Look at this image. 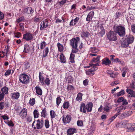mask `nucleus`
Returning <instances> with one entry per match:
<instances>
[{"mask_svg":"<svg viewBox=\"0 0 135 135\" xmlns=\"http://www.w3.org/2000/svg\"><path fill=\"white\" fill-rule=\"evenodd\" d=\"M80 40V38L78 37H76L70 40V44L73 48L72 52L73 53L78 52L79 49L78 47V45Z\"/></svg>","mask_w":135,"mask_h":135,"instance_id":"1","label":"nucleus"},{"mask_svg":"<svg viewBox=\"0 0 135 135\" xmlns=\"http://www.w3.org/2000/svg\"><path fill=\"white\" fill-rule=\"evenodd\" d=\"M44 122L42 119H38L36 121L35 120L32 124V127L35 129H41L44 126Z\"/></svg>","mask_w":135,"mask_h":135,"instance_id":"2","label":"nucleus"},{"mask_svg":"<svg viewBox=\"0 0 135 135\" xmlns=\"http://www.w3.org/2000/svg\"><path fill=\"white\" fill-rule=\"evenodd\" d=\"M19 80L23 84H27L29 82V76L25 73L21 74L20 75Z\"/></svg>","mask_w":135,"mask_h":135,"instance_id":"3","label":"nucleus"},{"mask_svg":"<svg viewBox=\"0 0 135 135\" xmlns=\"http://www.w3.org/2000/svg\"><path fill=\"white\" fill-rule=\"evenodd\" d=\"M115 31L121 37L123 36L125 34V28L123 26H119L116 27Z\"/></svg>","mask_w":135,"mask_h":135,"instance_id":"4","label":"nucleus"},{"mask_svg":"<svg viewBox=\"0 0 135 135\" xmlns=\"http://www.w3.org/2000/svg\"><path fill=\"white\" fill-rule=\"evenodd\" d=\"M90 66H92V67L91 68V69H89L88 70L86 71V74L88 75H91V74L93 75L94 74V73H92L97 70L98 68L96 66L98 65V64L97 63L95 64L90 63Z\"/></svg>","mask_w":135,"mask_h":135,"instance_id":"5","label":"nucleus"},{"mask_svg":"<svg viewBox=\"0 0 135 135\" xmlns=\"http://www.w3.org/2000/svg\"><path fill=\"white\" fill-rule=\"evenodd\" d=\"M108 39L110 40L115 41L117 40L116 33L114 31H110L107 34Z\"/></svg>","mask_w":135,"mask_h":135,"instance_id":"6","label":"nucleus"},{"mask_svg":"<svg viewBox=\"0 0 135 135\" xmlns=\"http://www.w3.org/2000/svg\"><path fill=\"white\" fill-rule=\"evenodd\" d=\"M18 113L20 117L22 119H24L26 117L27 113V109L26 108H23L20 112Z\"/></svg>","mask_w":135,"mask_h":135,"instance_id":"7","label":"nucleus"},{"mask_svg":"<svg viewBox=\"0 0 135 135\" xmlns=\"http://www.w3.org/2000/svg\"><path fill=\"white\" fill-rule=\"evenodd\" d=\"M132 113V111H129L123 113L120 115H119L118 117L119 119H122L130 116Z\"/></svg>","mask_w":135,"mask_h":135,"instance_id":"8","label":"nucleus"},{"mask_svg":"<svg viewBox=\"0 0 135 135\" xmlns=\"http://www.w3.org/2000/svg\"><path fill=\"white\" fill-rule=\"evenodd\" d=\"M98 30L99 34L101 36H103L105 34V30L102 25L100 24L98 25Z\"/></svg>","mask_w":135,"mask_h":135,"instance_id":"9","label":"nucleus"},{"mask_svg":"<svg viewBox=\"0 0 135 135\" xmlns=\"http://www.w3.org/2000/svg\"><path fill=\"white\" fill-rule=\"evenodd\" d=\"M40 29L42 30L46 28L49 26L48 22L46 20H45L41 22Z\"/></svg>","mask_w":135,"mask_h":135,"instance_id":"10","label":"nucleus"},{"mask_svg":"<svg viewBox=\"0 0 135 135\" xmlns=\"http://www.w3.org/2000/svg\"><path fill=\"white\" fill-rule=\"evenodd\" d=\"M127 105L122 103L121 106L115 109L114 110L115 111H117L118 112H119L120 113V112L123 111L126 109V105Z\"/></svg>","mask_w":135,"mask_h":135,"instance_id":"11","label":"nucleus"},{"mask_svg":"<svg viewBox=\"0 0 135 135\" xmlns=\"http://www.w3.org/2000/svg\"><path fill=\"white\" fill-rule=\"evenodd\" d=\"M33 38L32 35L30 33H27L23 35V39L26 41H28L32 40Z\"/></svg>","mask_w":135,"mask_h":135,"instance_id":"12","label":"nucleus"},{"mask_svg":"<svg viewBox=\"0 0 135 135\" xmlns=\"http://www.w3.org/2000/svg\"><path fill=\"white\" fill-rule=\"evenodd\" d=\"M10 96L12 99L17 100L20 96V94L18 92L12 93L11 94Z\"/></svg>","mask_w":135,"mask_h":135,"instance_id":"13","label":"nucleus"},{"mask_svg":"<svg viewBox=\"0 0 135 135\" xmlns=\"http://www.w3.org/2000/svg\"><path fill=\"white\" fill-rule=\"evenodd\" d=\"M65 115H64L62 116V121L64 123H68L71 120V118L70 116L67 115L65 118Z\"/></svg>","mask_w":135,"mask_h":135,"instance_id":"14","label":"nucleus"},{"mask_svg":"<svg viewBox=\"0 0 135 135\" xmlns=\"http://www.w3.org/2000/svg\"><path fill=\"white\" fill-rule=\"evenodd\" d=\"M22 11L23 12V14H30L33 12L32 8L30 7L24 9Z\"/></svg>","mask_w":135,"mask_h":135,"instance_id":"15","label":"nucleus"},{"mask_svg":"<svg viewBox=\"0 0 135 135\" xmlns=\"http://www.w3.org/2000/svg\"><path fill=\"white\" fill-rule=\"evenodd\" d=\"M127 128L131 131H135V124L134 123H128L127 125Z\"/></svg>","mask_w":135,"mask_h":135,"instance_id":"16","label":"nucleus"},{"mask_svg":"<svg viewBox=\"0 0 135 135\" xmlns=\"http://www.w3.org/2000/svg\"><path fill=\"white\" fill-rule=\"evenodd\" d=\"M79 18L78 17H76L75 19L72 20L70 22V25L72 26L76 25L78 22Z\"/></svg>","mask_w":135,"mask_h":135,"instance_id":"17","label":"nucleus"},{"mask_svg":"<svg viewBox=\"0 0 135 135\" xmlns=\"http://www.w3.org/2000/svg\"><path fill=\"white\" fill-rule=\"evenodd\" d=\"M102 61V63L105 65H109L111 63V61L107 57L103 59Z\"/></svg>","mask_w":135,"mask_h":135,"instance_id":"18","label":"nucleus"},{"mask_svg":"<svg viewBox=\"0 0 135 135\" xmlns=\"http://www.w3.org/2000/svg\"><path fill=\"white\" fill-rule=\"evenodd\" d=\"M126 39L128 42L131 44L134 41V38L131 35H129Z\"/></svg>","mask_w":135,"mask_h":135,"instance_id":"19","label":"nucleus"},{"mask_svg":"<svg viewBox=\"0 0 135 135\" xmlns=\"http://www.w3.org/2000/svg\"><path fill=\"white\" fill-rule=\"evenodd\" d=\"M128 123V120H124L121 123L118 124V125L120 127L125 128L127 127V125Z\"/></svg>","mask_w":135,"mask_h":135,"instance_id":"20","label":"nucleus"},{"mask_svg":"<svg viewBox=\"0 0 135 135\" xmlns=\"http://www.w3.org/2000/svg\"><path fill=\"white\" fill-rule=\"evenodd\" d=\"M87 111L88 112H91L92 110L93 104L92 103H89L86 105Z\"/></svg>","mask_w":135,"mask_h":135,"instance_id":"21","label":"nucleus"},{"mask_svg":"<svg viewBox=\"0 0 135 135\" xmlns=\"http://www.w3.org/2000/svg\"><path fill=\"white\" fill-rule=\"evenodd\" d=\"M86 109V107L85 104L84 103L81 104L80 106V111L85 113Z\"/></svg>","mask_w":135,"mask_h":135,"instance_id":"22","label":"nucleus"},{"mask_svg":"<svg viewBox=\"0 0 135 135\" xmlns=\"http://www.w3.org/2000/svg\"><path fill=\"white\" fill-rule=\"evenodd\" d=\"M94 15V12L93 11L90 12L88 14L86 18L87 21H90L92 19Z\"/></svg>","mask_w":135,"mask_h":135,"instance_id":"23","label":"nucleus"},{"mask_svg":"<svg viewBox=\"0 0 135 135\" xmlns=\"http://www.w3.org/2000/svg\"><path fill=\"white\" fill-rule=\"evenodd\" d=\"M76 131L74 128H71L69 129L67 131L68 135H71L76 132Z\"/></svg>","mask_w":135,"mask_h":135,"instance_id":"24","label":"nucleus"},{"mask_svg":"<svg viewBox=\"0 0 135 135\" xmlns=\"http://www.w3.org/2000/svg\"><path fill=\"white\" fill-rule=\"evenodd\" d=\"M117 102L118 103L122 102L123 103L125 104H128V102L127 101V100L126 99H124L123 97L119 98L117 100Z\"/></svg>","mask_w":135,"mask_h":135,"instance_id":"25","label":"nucleus"},{"mask_svg":"<svg viewBox=\"0 0 135 135\" xmlns=\"http://www.w3.org/2000/svg\"><path fill=\"white\" fill-rule=\"evenodd\" d=\"M95 130V128L93 126H91L89 127L88 133L87 135H92Z\"/></svg>","mask_w":135,"mask_h":135,"instance_id":"26","label":"nucleus"},{"mask_svg":"<svg viewBox=\"0 0 135 135\" xmlns=\"http://www.w3.org/2000/svg\"><path fill=\"white\" fill-rule=\"evenodd\" d=\"M36 93L39 95H41L42 94V90L40 87L38 86H37L35 87Z\"/></svg>","mask_w":135,"mask_h":135,"instance_id":"27","label":"nucleus"},{"mask_svg":"<svg viewBox=\"0 0 135 135\" xmlns=\"http://www.w3.org/2000/svg\"><path fill=\"white\" fill-rule=\"evenodd\" d=\"M129 44L128 42V41L125 39L122 42L121 44V46L123 47H128Z\"/></svg>","mask_w":135,"mask_h":135,"instance_id":"28","label":"nucleus"},{"mask_svg":"<svg viewBox=\"0 0 135 135\" xmlns=\"http://www.w3.org/2000/svg\"><path fill=\"white\" fill-rule=\"evenodd\" d=\"M30 49L29 47V46L27 44H25L24 45V49L23 52L25 53H28Z\"/></svg>","mask_w":135,"mask_h":135,"instance_id":"29","label":"nucleus"},{"mask_svg":"<svg viewBox=\"0 0 135 135\" xmlns=\"http://www.w3.org/2000/svg\"><path fill=\"white\" fill-rule=\"evenodd\" d=\"M49 49L48 47L45 48L43 51V55L42 60H43L44 57H46L49 52Z\"/></svg>","mask_w":135,"mask_h":135,"instance_id":"30","label":"nucleus"},{"mask_svg":"<svg viewBox=\"0 0 135 135\" xmlns=\"http://www.w3.org/2000/svg\"><path fill=\"white\" fill-rule=\"evenodd\" d=\"M60 62L62 63H65L66 62V59L63 54H61L60 56Z\"/></svg>","mask_w":135,"mask_h":135,"instance_id":"31","label":"nucleus"},{"mask_svg":"<svg viewBox=\"0 0 135 135\" xmlns=\"http://www.w3.org/2000/svg\"><path fill=\"white\" fill-rule=\"evenodd\" d=\"M90 35V33L87 32L83 31L81 32V36L84 38H86L88 37Z\"/></svg>","mask_w":135,"mask_h":135,"instance_id":"32","label":"nucleus"},{"mask_svg":"<svg viewBox=\"0 0 135 135\" xmlns=\"http://www.w3.org/2000/svg\"><path fill=\"white\" fill-rule=\"evenodd\" d=\"M57 46L58 47V50L60 52H62L64 50L63 46L60 43H57Z\"/></svg>","mask_w":135,"mask_h":135,"instance_id":"33","label":"nucleus"},{"mask_svg":"<svg viewBox=\"0 0 135 135\" xmlns=\"http://www.w3.org/2000/svg\"><path fill=\"white\" fill-rule=\"evenodd\" d=\"M46 45L47 44L46 42L44 41H43L40 43V47H38V49L39 50H42L46 46Z\"/></svg>","mask_w":135,"mask_h":135,"instance_id":"34","label":"nucleus"},{"mask_svg":"<svg viewBox=\"0 0 135 135\" xmlns=\"http://www.w3.org/2000/svg\"><path fill=\"white\" fill-rule=\"evenodd\" d=\"M99 60L100 57L99 56H98L96 57L93 58L91 60V62H96V64L97 63L98 64V63L100 62Z\"/></svg>","mask_w":135,"mask_h":135,"instance_id":"35","label":"nucleus"},{"mask_svg":"<svg viewBox=\"0 0 135 135\" xmlns=\"http://www.w3.org/2000/svg\"><path fill=\"white\" fill-rule=\"evenodd\" d=\"M83 94L81 93H78L77 95V97L76 98V100L77 101H81L82 100Z\"/></svg>","mask_w":135,"mask_h":135,"instance_id":"36","label":"nucleus"},{"mask_svg":"<svg viewBox=\"0 0 135 135\" xmlns=\"http://www.w3.org/2000/svg\"><path fill=\"white\" fill-rule=\"evenodd\" d=\"M39 81L41 82V84L42 85H43L44 84V82L43 81L44 79V78L42 75V73L40 72L39 74Z\"/></svg>","mask_w":135,"mask_h":135,"instance_id":"37","label":"nucleus"},{"mask_svg":"<svg viewBox=\"0 0 135 135\" xmlns=\"http://www.w3.org/2000/svg\"><path fill=\"white\" fill-rule=\"evenodd\" d=\"M50 113L51 120L52 119L54 118L56 116L55 112L53 110H50Z\"/></svg>","mask_w":135,"mask_h":135,"instance_id":"38","label":"nucleus"},{"mask_svg":"<svg viewBox=\"0 0 135 135\" xmlns=\"http://www.w3.org/2000/svg\"><path fill=\"white\" fill-rule=\"evenodd\" d=\"M33 114L35 118H38L39 117V113L37 110L35 109L33 111Z\"/></svg>","mask_w":135,"mask_h":135,"instance_id":"39","label":"nucleus"},{"mask_svg":"<svg viewBox=\"0 0 135 135\" xmlns=\"http://www.w3.org/2000/svg\"><path fill=\"white\" fill-rule=\"evenodd\" d=\"M46 108H45L42 110L41 112V116L42 117H45L47 115L46 112Z\"/></svg>","mask_w":135,"mask_h":135,"instance_id":"40","label":"nucleus"},{"mask_svg":"<svg viewBox=\"0 0 135 135\" xmlns=\"http://www.w3.org/2000/svg\"><path fill=\"white\" fill-rule=\"evenodd\" d=\"M8 89L6 86L3 88L1 89L2 92H3L5 94H7L8 93Z\"/></svg>","mask_w":135,"mask_h":135,"instance_id":"41","label":"nucleus"},{"mask_svg":"<svg viewBox=\"0 0 135 135\" xmlns=\"http://www.w3.org/2000/svg\"><path fill=\"white\" fill-rule=\"evenodd\" d=\"M128 70L127 69L126 67H124L123 69L122 70V71L123 72L122 74V75L123 77L125 76L126 73L127 72Z\"/></svg>","mask_w":135,"mask_h":135,"instance_id":"42","label":"nucleus"},{"mask_svg":"<svg viewBox=\"0 0 135 135\" xmlns=\"http://www.w3.org/2000/svg\"><path fill=\"white\" fill-rule=\"evenodd\" d=\"M74 55L72 53L70 55V61L71 63H74L75 62L74 61Z\"/></svg>","mask_w":135,"mask_h":135,"instance_id":"43","label":"nucleus"},{"mask_svg":"<svg viewBox=\"0 0 135 135\" xmlns=\"http://www.w3.org/2000/svg\"><path fill=\"white\" fill-rule=\"evenodd\" d=\"M69 103L68 102H64L63 104V108L64 109H68L69 106Z\"/></svg>","mask_w":135,"mask_h":135,"instance_id":"44","label":"nucleus"},{"mask_svg":"<svg viewBox=\"0 0 135 135\" xmlns=\"http://www.w3.org/2000/svg\"><path fill=\"white\" fill-rule=\"evenodd\" d=\"M35 100L34 98L31 99L29 102V104L30 105L33 106L35 104Z\"/></svg>","mask_w":135,"mask_h":135,"instance_id":"45","label":"nucleus"},{"mask_svg":"<svg viewBox=\"0 0 135 135\" xmlns=\"http://www.w3.org/2000/svg\"><path fill=\"white\" fill-rule=\"evenodd\" d=\"M120 113L119 112H117L116 113L115 115L113 116L109 120H110V122H112L113 120L115 119V118L117 117L119 115Z\"/></svg>","mask_w":135,"mask_h":135,"instance_id":"46","label":"nucleus"},{"mask_svg":"<svg viewBox=\"0 0 135 135\" xmlns=\"http://www.w3.org/2000/svg\"><path fill=\"white\" fill-rule=\"evenodd\" d=\"M61 99L60 97H59L56 98V103L57 105L58 106L61 103Z\"/></svg>","mask_w":135,"mask_h":135,"instance_id":"47","label":"nucleus"},{"mask_svg":"<svg viewBox=\"0 0 135 135\" xmlns=\"http://www.w3.org/2000/svg\"><path fill=\"white\" fill-rule=\"evenodd\" d=\"M25 20V18L23 17H21L18 19L16 21V22L18 23H20Z\"/></svg>","mask_w":135,"mask_h":135,"instance_id":"48","label":"nucleus"},{"mask_svg":"<svg viewBox=\"0 0 135 135\" xmlns=\"http://www.w3.org/2000/svg\"><path fill=\"white\" fill-rule=\"evenodd\" d=\"M11 70H7L5 73L4 74V75L7 76L9 75L11 73ZM12 74L13 73V70H12Z\"/></svg>","mask_w":135,"mask_h":135,"instance_id":"49","label":"nucleus"},{"mask_svg":"<svg viewBox=\"0 0 135 135\" xmlns=\"http://www.w3.org/2000/svg\"><path fill=\"white\" fill-rule=\"evenodd\" d=\"M45 125L46 128H48L50 126L49 121L47 120H45Z\"/></svg>","mask_w":135,"mask_h":135,"instance_id":"50","label":"nucleus"},{"mask_svg":"<svg viewBox=\"0 0 135 135\" xmlns=\"http://www.w3.org/2000/svg\"><path fill=\"white\" fill-rule=\"evenodd\" d=\"M26 117V119L27 122H30L32 121V117L31 116L28 115Z\"/></svg>","mask_w":135,"mask_h":135,"instance_id":"51","label":"nucleus"},{"mask_svg":"<svg viewBox=\"0 0 135 135\" xmlns=\"http://www.w3.org/2000/svg\"><path fill=\"white\" fill-rule=\"evenodd\" d=\"M91 51L93 53H95L98 52V50L96 47H94L91 48Z\"/></svg>","mask_w":135,"mask_h":135,"instance_id":"52","label":"nucleus"},{"mask_svg":"<svg viewBox=\"0 0 135 135\" xmlns=\"http://www.w3.org/2000/svg\"><path fill=\"white\" fill-rule=\"evenodd\" d=\"M77 124L78 126H82L83 125V122L81 120H78L77 122Z\"/></svg>","mask_w":135,"mask_h":135,"instance_id":"53","label":"nucleus"},{"mask_svg":"<svg viewBox=\"0 0 135 135\" xmlns=\"http://www.w3.org/2000/svg\"><path fill=\"white\" fill-rule=\"evenodd\" d=\"M126 92L131 95L134 93V91L133 90L128 89L126 90Z\"/></svg>","mask_w":135,"mask_h":135,"instance_id":"54","label":"nucleus"},{"mask_svg":"<svg viewBox=\"0 0 135 135\" xmlns=\"http://www.w3.org/2000/svg\"><path fill=\"white\" fill-rule=\"evenodd\" d=\"M6 123L9 126L13 127L14 126L13 123L11 121H8Z\"/></svg>","mask_w":135,"mask_h":135,"instance_id":"55","label":"nucleus"},{"mask_svg":"<svg viewBox=\"0 0 135 135\" xmlns=\"http://www.w3.org/2000/svg\"><path fill=\"white\" fill-rule=\"evenodd\" d=\"M5 94L3 92L0 91V101L2 100L4 98Z\"/></svg>","mask_w":135,"mask_h":135,"instance_id":"56","label":"nucleus"},{"mask_svg":"<svg viewBox=\"0 0 135 135\" xmlns=\"http://www.w3.org/2000/svg\"><path fill=\"white\" fill-rule=\"evenodd\" d=\"M124 93V91L123 90H122L117 94V95L118 96L123 95Z\"/></svg>","mask_w":135,"mask_h":135,"instance_id":"57","label":"nucleus"},{"mask_svg":"<svg viewBox=\"0 0 135 135\" xmlns=\"http://www.w3.org/2000/svg\"><path fill=\"white\" fill-rule=\"evenodd\" d=\"M45 83L48 86L49 85L50 83V80L48 78H46L45 80Z\"/></svg>","mask_w":135,"mask_h":135,"instance_id":"58","label":"nucleus"},{"mask_svg":"<svg viewBox=\"0 0 135 135\" xmlns=\"http://www.w3.org/2000/svg\"><path fill=\"white\" fill-rule=\"evenodd\" d=\"M67 1V0H62L59 2V5L62 6Z\"/></svg>","mask_w":135,"mask_h":135,"instance_id":"59","label":"nucleus"},{"mask_svg":"<svg viewBox=\"0 0 135 135\" xmlns=\"http://www.w3.org/2000/svg\"><path fill=\"white\" fill-rule=\"evenodd\" d=\"M119 83L118 81H113L112 82L111 84H110V85L112 86H115L118 84H119Z\"/></svg>","mask_w":135,"mask_h":135,"instance_id":"60","label":"nucleus"},{"mask_svg":"<svg viewBox=\"0 0 135 135\" xmlns=\"http://www.w3.org/2000/svg\"><path fill=\"white\" fill-rule=\"evenodd\" d=\"M4 102H0V109H2L4 107Z\"/></svg>","mask_w":135,"mask_h":135,"instance_id":"61","label":"nucleus"},{"mask_svg":"<svg viewBox=\"0 0 135 135\" xmlns=\"http://www.w3.org/2000/svg\"><path fill=\"white\" fill-rule=\"evenodd\" d=\"M88 82L89 81L87 79H86L83 81V83L84 85L86 86L88 85Z\"/></svg>","mask_w":135,"mask_h":135,"instance_id":"62","label":"nucleus"},{"mask_svg":"<svg viewBox=\"0 0 135 135\" xmlns=\"http://www.w3.org/2000/svg\"><path fill=\"white\" fill-rule=\"evenodd\" d=\"M117 75L118 74L117 73H113L110 75V76L113 78H114L116 77Z\"/></svg>","mask_w":135,"mask_h":135,"instance_id":"63","label":"nucleus"},{"mask_svg":"<svg viewBox=\"0 0 135 135\" xmlns=\"http://www.w3.org/2000/svg\"><path fill=\"white\" fill-rule=\"evenodd\" d=\"M131 29L132 31L133 32L135 33V25H132Z\"/></svg>","mask_w":135,"mask_h":135,"instance_id":"64","label":"nucleus"}]
</instances>
